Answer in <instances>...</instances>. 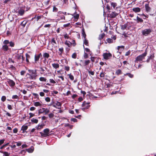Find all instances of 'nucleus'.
I'll return each mask as SVG.
<instances>
[{
    "label": "nucleus",
    "mask_w": 156,
    "mask_h": 156,
    "mask_svg": "<svg viewBox=\"0 0 156 156\" xmlns=\"http://www.w3.org/2000/svg\"><path fill=\"white\" fill-rule=\"evenodd\" d=\"M4 45L2 46V49L5 52L9 50V46L11 47H14L15 43L12 41H9V40H5L3 42Z\"/></svg>",
    "instance_id": "nucleus-1"
},
{
    "label": "nucleus",
    "mask_w": 156,
    "mask_h": 156,
    "mask_svg": "<svg viewBox=\"0 0 156 156\" xmlns=\"http://www.w3.org/2000/svg\"><path fill=\"white\" fill-rule=\"evenodd\" d=\"M29 73H27L26 76L27 78L30 80H35L37 76L36 69H28Z\"/></svg>",
    "instance_id": "nucleus-2"
},
{
    "label": "nucleus",
    "mask_w": 156,
    "mask_h": 156,
    "mask_svg": "<svg viewBox=\"0 0 156 156\" xmlns=\"http://www.w3.org/2000/svg\"><path fill=\"white\" fill-rule=\"evenodd\" d=\"M147 54V51H145L144 53L138 56H137L135 61V62H138L142 61L143 59L144 58Z\"/></svg>",
    "instance_id": "nucleus-3"
},
{
    "label": "nucleus",
    "mask_w": 156,
    "mask_h": 156,
    "mask_svg": "<svg viewBox=\"0 0 156 156\" xmlns=\"http://www.w3.org/2000/svg\"><path fill=\"white\" fill-rule=\"evenodd\" d=\"M49 112V110L47 108H42L38 110V115H39L43 113H44L46 115L48 114Z\"/></svg>",
    "instance_id": "nucleus-4"
},
{
    "label": "nucleus",
    "mask_w": 156,
    "mask_h": 156,
    "mask_svg": "<svg viewBox=\"0 0 156 156\" xmlns=\"http://www.w3.org/2000/svg\"><path fill=\"white\" fill-rule=\"evenodd\" d=\"M103 58L106 60L110 59L112 57V54L110 52L108 53H105L102 55Z\"/></svg>",
    "instance_id": "nucleus-5"
},
{
    "label": "nucleus",
    "mask_w": 156,
    "mask_h": 156,
    "mask_svg": "<svg viewBox=\"0 0 156 156\" xmlns=\"http://www.w3.org/2000/svg\"><path fill=\"white\" fill-rule=\"evenodd\" d=\"M152 32V30L151 29H145L142 31V34L143 35L145 36L149 34Z\"/></svg>",
    "instance_id": "nucleus-6"
},
{
    "label": "nucleus",
    "mask_w": 156,
    "mask_h": 156,
    "mask_svg": "<svg viewBox=\"0 0 156 156\" xmlns=\"http://www.w3.org/2000/svg\"><path fill=\"white\" fill-rule=\"evenodd\" d=\"M42 56V54L41 53L38 54H36L34 56V62L36 63H37L40 57H41Z\"/></svg>",
    "instance_id": "nucleus-7"
},
{
    "label": "nucleus",
    "mask_w": 156,
    "mask_h": 156,
    "mask_svg": "<svg viewBox=\"0 0 156 156\" xmlns=\"http://www.w3.org/2000/svg\"><path fill=\"white\" fill-rule=\"evenodd\" d=\"M7 82L11 87H13L15 86V83L12 80L8 79Z\"/></svg>",
    "instance_id": "nucleus-8"
},
{
    "label": "nucleus",
    "mask_w": 156,
    "mask_h": 156,
    "mask_svg": "<svg viewBox=\"0 0 156 156\" xmlns=\"http://www.w3.org/2000/svg\"><path fill=\"white\" fill-rule=\"evenodd\" d=\"M21 53L19 54L18 51L17 53H16L15 55L14 58L17 60V62H19L21 59Z\"/></svg>",
    "instance_id": "nucleus-9"
},
{
    "label": "nucleus",
    "mask_w": 156,
    "mask_h": 156,
    "mask_svg": "<svg viewBox=\"0 0 156 156\" xmlns=\"http://www.w3.org/2000/svg\"><path fill=\"white\" fill-rule=\"evenodd\" d=\"M145 11L147 12H150L151 10V8L149 6V3H147L145 4Z\"/></svg>",
    "instance_id": "nucleus-10"
},
{
    "label": "nucleus",
    "mask_w": 156,
    "mask_h": 156,
    "mask_svg": "<svg viewBox=\"0 0 156 156\" xmlns=\"http://www.w3.org/2000/svg\"><path fill=\"white\" fill-rule=\"evenodd\" d=\"M62 105L61 103L58 101H57L55 105H53V107L58 109H60Z\"/></svg>",
    "instance_id": "nucleus-11"
},
{
    "label": "nucleus",
    "mask_w": 156,
    "mask_h": 156,
    "mask_svg": "<svg viewBox=\"0 0 156 156\" xmlns=\"http://www.w3.org/2000/svg\"><path fill=\"white\" fill-rule=\"evenodd\" d=\"M18 12L19 14V15H18V16L19 15L22 16L25 13V10L23 8H21L18 10Z\"/></svg>",
    "instance_id": "nucleus-12"
},
{
    "label": "nucleus",
    "mask_w": 156,
    "mask_h": 156,
    "mask_svg": "<svg viewBox=\"0 0 156 156\" xmlns=\"http://www.w3.org/2000/svg\"><path fill=\"white\" fill-rule=\"evenodd\" d=\"M118 15V13L115 12H113L110 14V16L111 18H113L115 17Z\"/></svg>",
    "instance_id": "nucleus-13"
},
{
    "label": "nucleus",
    "mask_w": 156,
    "mask_h": 156,
    "mask_svg": "<svg viewBox=\"0 0 156 156\" xmlns=\"http://www.w3.org/2000/svg\"><path fill=\"white\" fill-rule=\"evenodd\" d=\"M154 58V56L153 54H151L149 56H148V58L146 60L147 62H149L151 60H152Z\"/></svg>",
    "instance_id": "nucleus-14"
},
{
    "label": "nucleus",
    "mask_w": 156,
    "mask_h": 156,
    "mask_svg": "<svg viewBox=\"0 0 156 156\" xmlns=\"http://www.w3.org/2000/svg\"><path fill=\"white\" fill-rule=\"evenodd\" d=\"M44 133V136H48V133H49L50 130L49 129L47 128L43 130Z\"/></svg>",
    "instance_id": "nucleus-15"
},
{
    "label": "nucleus",
    "mask_w": 156,
    "mask_h": 156,
    "mask_svg": "<svg viewBox=\"0 0 156 156\" xmlns=\"http://www.w3.org/2000/svg\"><path fill=\"white\" fill-rule=\"evenodd\" d=\"M132 10L135 13L140 12L141 11V9L139 7H136L132 9Z\"/></svg>",
    "instance_id": "nucleus-16"
},
{
    "label": "nucleus",
    "mask_w": 156,
    "mask_h": 156,
    "mask_svg": "<svg viewBox=\"0 0 156 156\" xmlns=\"http://www.w3.org/2000/svg\"><path fill=\"white\" fill-rule=\"evenodd\" d=\"M28 127L26 125H23L21 127V130L23 131L22 133H25V131L26 130L28 129Z\"/></svg>",
    "instance_id": "nucleus-17"
},
{
    "label": "nucleus",
    "mask_w": 156,
    "mask_h": 156,
    "mask_svg": "<svg viewBox=\"0 0 156 156\" xmlns=\"http://www.w3.org/2000/svg\"><path fill=\"white\" fill-rule=\"evenodd\" d=\"M115 74L116 75L118 76L119 75L122 74V72L120 69H118L116 71Z\"/></svg>",
    "instance_id": "nucleus-18"
},
{
    "label": "nucleus",
    "mask_w": 156,
    "mask_h": 156,
    "mask_svg": "<svg viewBox=\"0 0 156 156\" xmlns=\"http://www.w3.org/2000/svg\"><path fill=\"white\" fill-rule=\"evenodd\" d=\"M65 44L68 46L69 48L71 47L72 46V44L71 43V42L69 41H68L67 40H66L65 41Z\"/></svg>",
    "instance_id": "nucleus-19"
},
{
    "label": "nucleus",
    "mask_w": 156,
    "mask_h": 156,
    "mask_svg": "<svg viewBox=\"0 0 156 156\" xmlns=\"http://www.w3.org/2000/svg\"><path fill=\"white\" fill-rule=\"evenodd\" d=\"M43 57L46 59V58H48L50 56V55L48 53L45 52L43 55Z\"/></svg>",
    "instance_id": "nucleus-20"
},
{
    "label": "nucleus",
    "mask_w": 156,
    "mask_h": 156,
    "mask_svg": "<svg viewBox=\"0 0 156 156\" xmlns=\"http://www.w3.org/2000/svg\"><path fill=\"white\" fill-rule=\"evenodd\" d=\"M53 67L55 69H57L59 68V64L58 63H54L52 64Z\"/></svg>",
    "instance_id": "nucleus-21"
},
{
    "label": "nucleus",
    "mask_w": 156,
    "mask_h": 156,
    "mask_svg": "<svg viewBox=\"0 0 156 156\" xmlns=\"http://www.w3.org/2000/svg\"><path fill=\"white\" fill-rule=\"evenodd\" d=\"M26 61L27 63L29 62V59L30 58V56L27 53L26 54Z\"/></svg>",
    "instance_id": "nucleus-22"
},
{
    "label": "nucleus",
    "mask_w": 156,
    "mask_h": 156,
    "mask_svg": "<svg viewBox=\"0 0 156 156\" xmlns=\"http://www.w3.org/2000/svg\"><path fill=\"white\" fill-rule=\"evenodd\" d=\"M134 20H137V22H140V23H142L143 22V20L142 19L140 18L138 16H137L136 17V19H134Z\"/></svg>",
    "instance_id": "nucleus-23"
},
{
    "label": "nucleus",
    "mask_w": 156,
    "mask_h": 156,
    "mask_svg": "<svg viewBox=\"0 0 156 156\" xmlns=\"http://www.w3.org/2000/svg\"><path fill=\"white\" fill-rule=\"evenodd\" d=\"M90 103L87 102L86 101H84L82 104V106L83 107H85L87 105H89Z\"/></svg>",
    "instance_id": "nucleus-24"
},
{
    "label": "nucleus",
    "mask_w": 156,
    "mask_h": 156,
    "mask_svg": "<svg viewBox=\"0 0 156 156\" xmlns=\"http://www.w3.org/2000/svg\"><path fill=\"white\" fill-rule=\"evenodd\" d=\"M58 50L60 52H58V53L59 55H61L62 53L64 51L63 48L62 47L60 48H59Z\"/></svg>",
    "instance_id": "nucleus-25"
},
{
    "label": "nucleus",
    "mask_w": 156,
    "mask_h": 156,
    "mask_svg": "<svg viewBox=\"0 0 156 156\" xmlns=\"http://www.w3.org/2000/svg\"><path fill=\"white\" fill-rule=\"evenodd\" d=\"M127 26V24L126 23L124 25H121V29L122 30H124L126 29Z\"/></svg>",
    "instance_id": "nucleus-26"
},
{
    "label": "nucleus",
    "mask_w": 156,
    "mask_h": 156,
    "mask_svg": "<svg viewBox=\"0 0 156 156\" xmlns=\"http://www.w3.org/2000/svg\"><path fill=\"white\" fill-rule=\"evenodd\" d=\"M105 36V34L104 33H103L99 35L98 39L100 40H101Z\"/></svg>",
    "instance_id": "nucleus-27"
},
{
    "label": "nucleus",
    "mask_w": 156,
    "mask_h": 156,
    "mask_svg": "<svg viewBox=\"0 0 156 156\" xmlns=\"http://www.w3.org/2000/svg\"><path fill=\"white\" fill-rule=\"evenodd\" d=\"M27 23V21L26 20L23 21L20 24V25L23 27H24L25 26L26 24Z\"/></svg>",
    "instance_id": "nucleus-28"
},
{
    "label": "nucleus",
    "mask_w": 156,
    "mask_h": 156,
    "mask_svg": "<svg viewBox=\"0 0 156 156\" xmlns=\"http://www.w3.org/2000/svg\"><path fill=\"white\" fill-rule=\"evenodd\" d=\"M82 36L84 38H86V35L83 28L82 29Z\"/></svg>",
    "instance_id": "nucleus-29"
},
{
    "label": "nucleus",
    "mask_w": 156,
    "mask_h": 156,
    "mask_svg": "<svg viewBox=\"0 0 156 156\" xmlns=\"http://www.w3.org/2000/svg\"><path fill=\"white\" fill-rule=\"evenodd\" d=\"M0 152L3 154L4 155L3 156H9L10 154V153H9L7 152L1 151Z\"/></svg>",
    "instance_id": "nucleus-30"
},
{
    "label": "nucleus",
    "mask_w": 156,
    "mask_h": 156,
    "mask_svg": "<svg viewBox=\"0 0 156 156\" xmlns=\"http://www.w3.org/2000/svg\"><path fill=\"white\" fill-rule=\"evenodd\" d=\"M34 105L36 107H38L39 106H41V104L39 102H36L34 103Z\"/></svg>",
    "instance_id": "nucleus-31"
},
{
    "label": "nucleus",
    "mask_w": 156,
    "mask_h": 156,
    "mask_svg": "<svg viewBox=\"0 0 156 156\" xmlns=\"http://www.w3.org/2000/svg\"><path fill=\"white\" fill-rule=\"evenodd\" d=\"M31 122L33 123H37L38 122V120L36 119L33 118L31 120Z\"/></svg>",
    "instance_id": "nucleus-32"
},
{
    "label": "nucleus",
    "mask_w": 156,
    "mask_h": 156,
    "mask_svg": "<svg viewBox=\"0 0 156 156\" xmlns=\"http://www.w3.org/2000/svg\"><path fill=\"white\" fill-rule=\"evenodd\" d=\"M84 38V40L83 41V44L85 45L88 46L89 45L88 41L86 39V38Z\"/></svg>",
    "instance_id": "nucleus-33"
},
{
    "label": "nucleus",
    "mask_w": 156,
    "mask_h": 156,
    "mask_svg": "<svg viewBox=\"0 0 156 156\" xmlns=\"http://www.w3.org/2000/svg\"><path fill=\"white\" fill-rule=\"evenodd\" d=\"M39 80L41 81L45 82L46 81L47 79L44 77H40L39 79Z\"/></svg>",
    "instance_id": "nucleus-34"
},
{
    "label": "nucleus",
    "mask_w": 156,
    "mask_h": 156,
    "mask_svg": "<svg viewBox=\"0 0 156 156\" xmlns=\"http://www.w3.org/2000/svg\"><path fill=\"white\" fill-rule=\"evenodd\" d=\"M90 62V60H85L84 62V66H87L88 65Z\"/></svg>",
    "instance_id": "nucleus-35"
},
{
    "label": "nucleus",
    "mask_w": 156,
    "mask_h": 156,
    "mask_svg": "<svg viewBox=\"0 0 156 156\" xmlns=\"http://www.w3.org/2000/svg\"><path fill=\"white\" fill-rule=\"evenodd\" d=\"M124 76H128L129 77L132 78L133 77V75L130 73H127L124 74Z\"/></svg>",
    "instance_id": "nucleus-36"
},
{
    "label": "nucleus",
    "mask_w": 156,
    "mask_h": 156,
    "mask_svg": "<svg viewBox=\"0 0 156 156\" xmlns=\"http://www.w3.org/2000/svg\"><path fill=\"white\" fill-rule=\"evenodd\" d=\"M106 41L109 43H113V41L112 39L110 38H108L107 39Z\"/></svg>",
    "instance_id": "nucleus-37"
},
{
    "label": "nucleus",
    "mask_w": 156,
    "mask_h": 156,
    "mask_svg": "<svg viewBox=\"0 0 156 156\" xmlns=\"http://www.w3.org/2000/svg\"><path fill=\"white\" fill-rule=\"evenodd\" d=\"M71 43L72 44V45H73V47L75 46L76 45L75 41L74 40L72 39V42H71Z\"/></svg>",
    "instance_id": "nucleus-38"
},
{
    "label": "nucleus",
    "mask_w": 156,
    "mask_h": 156,
    "mask_svg": "<svg viewBox=\"0 0 156 156\" xmlns=\"http://www.w3.org/2000/svg\"><path fill=\"white\" fill-rule=\"evenodd\" d=\"M111 5L114 8L117 5V4L115 2H112L111 3Z\"/></svg>",
    "instance_id": "nucleus-39"
},
{
    "label": "nucleus",
    "mask_w": 156,
    "mask_h": 156,
    "mask_svg": "<svg viewBox=\"0 0 156 156\" xmlns=\"http://www.w3.org/2000/svg\"><path fill=\"white\" fill-rule=\"evenodd\" d=\"M44 125H38L37 127H36V128L37 129H42L43 128Z\"/></svg>",
    "instance_id": "nucleus-40"
},
{
    "label": "nucleus",
    "mask_w": 156,
    "mask_h": 156,
    "mask_svg": "<svg viewBox=\"0 0 156 156\" xmlns=\"http://www.w3.org/2000/svg\"><path fill=\"white\" fill-rule=\"evenodd\" d=\"M64 37L65 39H69V38L70 37L69 34H66L64 35Z\"/></svg>",
    "instance_id": "nucleus-41"
},
{
    "label": "nucleus",
    "mask_w": 156,
    "mask_h": 156,
    "mask_svg": "<svg viewBox=\"0 0 156 156\" xmlns=\"http://www.w3.org/2000/svg\"><path fill=\"white\" fill-rule=\"evenodd\" d=\"M68 76H69V78L70 80H74V76L73 75H72L71 73H70V74H69L68 75Z\"/></svg>",
    "instance_id": "nucleus-42"
},
{
    "label": "nucleus",
    "mask_w": 156,
    "mask_h": 156,
    "mask_svg": "<svg viewBox=\"0 0 156 156\" xmlns=\"http://www.w3.org/2000/svg\"><path fill=\"white\" fill-rule=\"evenodd\" d=\"M90 106V105H87V106H86V107L82 108L81 109L82 111H85V109H88Z\"/></svg>",
    "instance_id": "nucleus-43"
},
{
    "label": "nucleus",
    "mask_w": 156,
    "mask_h": 156,
    "mask_svg": "<svg viewBox=\"0 0 156 156\" xmlns=\"http://www.w3.org/2000/svg\"><path fill=\"white\" fill-rule=\"evenodd\" d=\"M58 11V9L55 6H54L53 9V11L54 12H57Z\"/></svg>",
    "instance_id": "nucleus-44"
},
{
    "label": "nucleus",
    "mask_w": 156,
    "mask_h": 156,
    "mask_svg": "<svg viewBox=\"0 0 156 156\" xmlns=\"http://www.w3.org/2000/svg\"><path fill=\"white\" fill-rule=\"evenodd\" d=\"M41 18V16H35L34 18H33L32 19H36L37 20L36 21H37L38 20L40 19Z\"/></svg>",
    "instance_id": "nucleus-45"
},
{
    "label": "nucleus",
    "mask_w": 156,
    "mask_h": 156,
    "mask_svg": "<svg viewBox=\"0 0 156 156\" xmlns=\"http://www.w3.org/2000/svg\"><path fill=\"white\" fill-rule=\"evenodd\" d=\"M77 57V54L76 53H74L72 55V57L73 58L75 59Z\"/></svg>",
    "instance_id": "nucleus-46"
},
{
    "label": "nucleus",
    "mask_w": 156,
    "mask_h": 156,
    "mask_svg": "<svg viewBox=\"0 0 156 156\" xmlns=\"http://www.w3.org/2000/svg\"><path fill=\"white\" fill-rule=\"evenodd\" d=\"M12 98L13 99H18L19 97L16 95H13L12 96Z\"/></svg>",
    "instance_id": "nucleus-47"
},
{
    "label": "nucleus",
    "mask_w": 156,
    "mask_h": 156,
    "mask_svg": "<svg viewBox=\"0 0 156 156\" xmlns=\"http://www.w3.org/2000/svg\"><path fill=\"white\" fill-rule=\"evenodd\" d=\"M88 57L89 56L88 54L85 52L83 55L84 58L85 59H87L88 58Z\"/></svg>",
    "instance_id": "nucleus-48"
},
{
    "label": "nucleus",
    "mask_w": 156,
    "mask_h": 156,
    "mask_svg": "<svg viewBox=\"0 0 156 156\" xmlns=\"http://www.w3.org/2000/svg\"><path fill=\"white\" fill-rule=\"evenodd\" d=\"M6 99V97L5 96H3L1 98V100L3 102L5 101Z\"/></svg>",
    "instance_id": "nucleus-49"
},
{
    "label": "nucleus",
    "mask_w": 156,
    "mask_h": 156,
    "mask_svg": "<svg viewBox=\"0 0 156 156\" xmlns=\"http://www.w3.org/2000/svg\"><path fill=\"white\" fill-rule=\"evenodd\" d=\"M105 73V72H102L101 73L100 75V76L101 77H103Z\"/></svg>",
    "instance_id": "nucleus-50"
},
{
    "label": "nucleus",
    "mask_w": 156,
    "mask_h": 156,
    "mask_svg": "<svg viewBox=\"0 0 156 156\" xmlns=\"http://www.w3.org/2000/svg\"><path fill=\"white\" fill-rule=\"evenodd\" d=\"M79 15L78 14H76L74 15V17L75 19L78 20L79 18Z\"/></svg>",
    "instance_id": "nucleus-51"
},
{
    "label": "nucleus",
    "mask_w": 156,
    "mask_h": 156,
    "mask_svg": "<svg viewBox=\"0 0 156 156\" xmlns=\"http://www.w3.org/2000/svg\"><path fill=\"white\" fill-rule=\"evenodd\" d=\"M8 61L9 63H14L15 62L11 58H9L8 60Z\"/></svg>",
    "instance_id": "nucleus-52"
},
{
    "label": "nucleus",
    "mask_w": 156,
    "mask_h": 156,
    "mask_svg": "<svg viewBox=\"0 0 156 156\" xmlns=\"http://www.w3.org/2000/svg\"><path fill=\"white\" fill-rule=\"evenodd\" d=\"M83 47L86 51L87 52H89L90 51V50L89 49L87 48H85V46L84 45H83Z\"/></svg>",
    "instance_id": "nucleus-53"
},
{
    "label": "nucleus",
    "mask_w": 156,
    "mask_h": 156,
    "mask_svg": "<svg viewBox=\"0 0 156 156\" xmlns=\"http://www.w3.org/2000/svg\"><path fill=\"white\" fill-rule=\"evenodd\" d=\"M50 98L49 97H47L45 98V101L47 102H49L50 101Z\"/></svg>",
    "instance_id": "nucleus-54"
},
{
    "label": "nucleus",
    "mask_w": 156,
    "mask_h": 156,
    "mask_svg": "<svg viewBox=\"0 0 156 156\" xmlns=\"http://www.w3.org/2000/svg\"><path fill=\"white\" fill-rule=\"evenodd\" d=\"M96 58V57H91L90 58L91 60V61L93 62V63L94 62H95V59Z\"/></svg>",
    "instance_id": "nucleus-55"
},
{
    "label": "nucleus",
    "mask_w": 156,
    "mask_h": 156,
    "mask_svg": "<svg viewBox=\"0 0 156 156\" xmlns=\"http://www.w3.org/2000/svg\"><path fill=\"white\" fill-rule=\"evenodd\" d=\"M71 25V24L70 23H68L66 24H64L63 25V27H69Z\"/></svg>",
    "instance_id": "nucleus-56"
},
{
    "label": "nucleus",
    "mask_w": 156,
    "mask_h": 156,
    "mask_svg": "<svg viewBox=\"0 0 156 156\" xmlns=\"http://www.w3.org/2000/svg\"><path fill=\"white\" fill-rule=\"evenodd\" d=\"M49 81H50V82L51 83H54V84L56 83L55 81L53 79H50Z\"/></svg>",
    "instance_id": "nucleus-57"
},
{
    "label": "nucleus",
    "mask_w": 156,
    "mask_h": 156,
    "mask_svg": "<svg viewBox=\"0 0 156 156\" xmlns=\"http://www.w3.org/2000/svg\"><path fill=\"white\" fill-rule=\"evenodd\" d=\"M5 140V139H2L0 140V146L4 143Z\"/></svg>",
    "instance_id": "nucleus-58"
},
{
    "label": "nucleus",
    "mask_w": 156,
    "mask_h": 156,
    "mask_svg": "<svg viewBox=\"0 0 156 156\" xmlns=\"http://www.w3.org/2000/svg\"><path fill=\"white\" fill-rule=\"evenodd\" d=\"M89 74H90L91 75L93 76L94 75V72L91 70H89L88 71Z\"/></svg>",
    "instance_id": "nucleus-59"
},
{
    "label": "nucleus",
    "mask_w": 156,
    "mask_h": 156,
    "mask_svg": "<svg viewBox=\"0 0 156 156\" xmlns=\"http://www.w3.org/2000/svg\"><path fill=\"white\" fill-rule=\"evenodd\" d=\"M70 120L74 122H77V120L76 118H72L70 119Z\"/></svg>",
    "instance_id": "nucleus-60"
},
{
    "label": "nucleus",
    "mask_w": 156,
    "mask_h": 156,
    "mask_svg": "<svg viewBox=\"0 0 156 156\" xmlns=\"http://www.w3.org/2000/svg\"><path fill=\"white\" fill-rule=\"evenodd\" d=\"M7 108H8L9 110H12V106L11 105H7Z\"/></svg>",
    "instance_id": "nucleus-61"
},
{
    "label": "nucleus",
    "mask_w": 156,
    "mask_h": 156,
    "mask_svg": "<svg viewBox=\"0 0 156 156\" xmlns=\"http://www.w3.org/2000/svg\"><path fill=\"white\" fill-rule=\"evenodd\" d=\"M29 115H30V116H29L30 118L32 117H33L34 116H35L34 114H33V113H29Z\"/></svg>",
    "instance_id": "nucleus-62"
},
{
    "label": "nucleus",
    "mask_w": 156,
    "mask_h": 156,
    "mask_svg": "<svg viewBox=\"0 0 156 156\" xmlns=\"http://www.w3.org/2000/svg\"><path fill=\"white\" fill-rule=\"evenodd\" d=\"M48 116L50 118H51L54 117V114L52 113H50L49 114Z\"/></svg>",
    "instance_id": "nucleus-63"
},
{
    "label": "nucleus",
    "mask_w": 156,
    "mask_h": 156,
    "mask_svg": "<svg viewBox=\"0 0 156 156\" xmlns=\"http://www.w3.org/2000/svg\"><path fill=\"white\" fill-rule=\"evenodd\" d=\"M26 71L24 70H22L20 72V75L22 76H23L26 73Z\"/></svg>",
    "instance_id": "nucleus-64"
}]
</instances>
